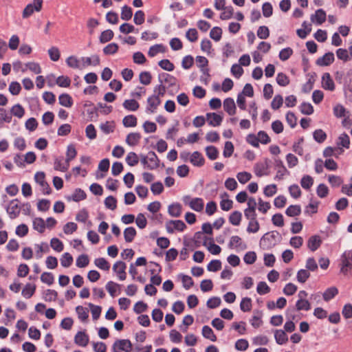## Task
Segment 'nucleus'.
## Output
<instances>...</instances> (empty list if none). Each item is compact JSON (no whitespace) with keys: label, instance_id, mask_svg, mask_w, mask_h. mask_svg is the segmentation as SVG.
Here are the masks:
<instances>
[{"label":"nucleus","instance_id":"63","mask_svg":"<svg viewBox=\"0 0 352 352\" xmlns=\"http://www.w3.org/2000/svg\"><path fill=\"white\" fill-rule=\"evenodd\" d=\"M300 110L304 115H311L314 113V107L309 102H302L300 106Z\"/></svg>","mask_w":352,"mask_h":352},{"label":"nucleus","instance_id":"56","mask_svg":"<svg viewBox=\"0 0 352 352\" xmlns=\"http://www.w3.org/2000/svg\"><path fill=\"white\" fill-rule=\"evenodd\" d=\"M118 50V45L116 43L108 44L103 48V52L105 55H111L116 54Z\"/></svg>","mask_w":352,"mask_h":352},{"label":"nucleus","instance_id":"7","mask_svg":"<svg viewBox=\"0 0 352 352\" xmlns=\"http://www.w3.org/2000/svg\"><path fill=\"white\" fill-rule=\"evenodd\" d=\"M161 104V99L156 94H153L147 98V106L146 112L147 113H154L156 112L157 107Z\"/></svg>","mask_w":352,"mask_h":352},{"label":"nucleus","instance_id":"19","mask_svg":"<svg viewBox=\"0 0 352 352\" xmlns=\"http://www.w3.org/2000/svg\"><path fill=\"white\" fill-rule=\"evenodd\" d=\"M321 244L322 240L320 236L318 235L311 236L307 241V246L309 249L312 252L316 251L321 245Z\"/></svg>","mask_w":352,"mask_h":352},{"label":"nucleus","instance_id":"27","mask_svg":"<svg viewBox=\"0 0 352 352\" xmlns=\"http://www.w3.org/2000/svg\"><path fill=\"white\" fill-rule=\"evenodd\" d=\"M141 139V135L139 133H130L126 138V142L131 146L137 145Z\"/></svg>","mask_w":352,"mask_h":352},{"label":"nucleus","instance_id":"24","mask_svg":"<svg viewBox=\"0 0 352 352\" xmlns=\"http://www.w3.org/2000/svg\"><path fill=\"white\" fill-rule=\"evenodd\" d=\"M82 66L87 67L89 65L97 66L100 64V60L98 55H92L91 57H82Z\"/></svg>","mask_w":352,"mask_h":352},{"label":"nucleus","instance_id":"59","mask_svg":"<svg viewBox=\"0 0 352 352\" xmlns=\"http://www.w3.org/2000/svg\"><path fill=\"white\" fill-rule=\"evenodd\" d=\"M72 262L73 257L69 253L65 252L62 255L60 258V263L63 267H69L72 265Z\"/></svg>","mask_w":352,"mask_h":352},{"label":"nucleus","instance_id":"28","mask_svg":"<svg viewBox=\"0 0 352 352\" xmlns=\"http://www.w3.org/2000/svg\"><path fill=\"white\" fill-rule=\"evenodd\" d=\"M168 212L171 217H178L182 213V206L178 203L172 204L168 206Z\"/></svg>","mask_w":352,"mask_h":352},{"label":"nucleus","instance_id":"57","mask_svg":"<svg viewBox=\"0 0 352 352\" xmlns=\"http://www.w3.org/2000/svg\"><path fill=\"white\" fill-rule=\"evenodd\" d=\"M296 310L300 311V310H305L308 311L311 309L310 303L308 300L305 299H299L297 300L296 303Z\"/></svg>","mask_w":352,"mask_h":352},{"label":"nucleus","instance_id":"32","mask_svg":"<svg viewBox=\"0 0 352 352\" xmlns=\"http://www.w3.org/2000/svg\"><path fill=\"white\" fill-rule=\"evenodd\" d=\"M202 336L212 342L217 340V336L214 333L212 329L208 325H205L202 328Z\"/></svg>","mask_w":352,"mask_h":352},{"label":"nucleus","instance_id":"45","mask_svg":"<svg viewBox=\"0 0 352 352\" xmlns=\"http://www.w3.org/2000/svg\"><path fill=\"white\" fill-rule=\"evenodd\" d=\"M301 212V208L299 205H291L286 211L285 214L289 217L298 216Z\"/></svg>","mask_w":352,"mask_h":352},{"label":"nucleus","instance_id":"12","mask_svg":"<svg viewBox=\"0 0 352 352\" xmlns=\"http://www.w3.org/2000/svg\"><path fill=\"white\" fill-rule=\"evenodd\" d=\"M6 212L10 219L16 218L20 214V207L18 199H13L10 201L9 206L6 208Z\"/></svg>","mask_w":352,"mask_h":352},{"label":"nucleus","instance_id":"16","mask_svg":"<svg viewBox=\"0 0 352 352\" xmlns=\"http://www.w3.org/2000/svg\"><path fill=\"white\" fill-rule=\"evenodd\" d=\"M89 341V336L85 331H78L74 337V342L80 346H86Z\"/></svg>","mask_w":352,"mask_h":352},{"label":"nucleus","instance_id":"23","mask_svg":"<svg viewBox=\"0 0 352 352\" xmlns=\"http://www.w3.org/2000/svg\"><path fill=\"white\" fill-rule=\"evenodd\" d=\"M86 193L80 188H76L71 196H67L66 199L67 201H74L76 202L84 200L86 199Z\"/></svg>","mask_w":352,"mask_h":352},{"label":"nucleus","instance_id":"43","mask_svg":"<svg viewBox=\"0 0 352 352\" xmlns=\"http://www.w3.org/2000/svg\"><path fill=\"white\" fill-rule=\"evenodd\" d=\"M205 150H206V153L207 157L210 160H214L218 157L219 151L215 146H208L206 147Z\"/></svg>","mask_w":352,"mask_h":352},{"label":"nucleus","instance_id":"38","mask_svg":"<svg viewBox=\"0 0 352 352\" xmlns=\"http://www.w3.org/2000/svg\"><path fill=\"white\" fill-rule=\"evenodd\" d=\"M94 264L99 269L109 271L110 269L109 263L104 258H98L94 260Z\"/></svg>","mask_w":352,"mask_h":352},{"label":"nucleus","instance_id":"46","mask_svg":"<svg viewBox=\"0 0 352 352\" xmlns=\"http://www.w3.org/2000/svg\"><path fill=\"white\" fill-rule=\"evenodd\" d=\"M209 239L210 238L204 236V233L201 232H197L194 236V240L195 243L197 244V247L199 246V244L201 243V241H203V245L206 246Z\"/></svg>","mask_w":352,"mask_h":352},{"label":"nucleus","instance_id":"48","mask_svg":"<svg viewBox=\"0 0 352 352\" xmlns=\"http://www.w3.org/2000/svg\"><path fill=\"white\" fill-rule=\"evenodd\" d=\"M310 277V273L308 270L301 269L298 270L296 274L297 280L300 283H304Z\"/></svg>","mask_w":352,"mask_h":352},{"label":"nucleus","instance_id":"35","mask_svg":"<svg viewBox=\"0 0 352 352\" xmlns=\"http://www.w3.org/2000/svg\"><path fill=\"white\" fill-rule=\"evenodd\" d=\"M43 299L47 302L55 301L58 296V293L54 289H46L43 292Z\"/></svg>","mask_w":352,"mask_h":352},{"label":"nucleus","instance_id":"17","mask_svg":"<svg viewBox=\"0 0 352 352\" xmlns=\"http://www.w3.org/2000/svg\"><path fill=\"white\" fill-rule=\"evenodd\" d=\"M311 21L317 25H321L326 21V12L322 9L317 10L315 14L311 16Z\"/></svg>","mask_w":352,"mask_h":352},{"label":"nucleus","instance_id":"9","mask_svg":"<svg viewBox=\"0 0 352 352\" xmlns=\"http://www.w3.org/2000/svg\"><path fill=\"white\" fill-rule=\"evenodd\" d=\"M34 179L41 186L43 194L49 195L51 192V188L45 181V175L43 172L36 173Z\"/></svg>","mask_w":352,"mask_h":352},{"label":"nucleus","instance_id":"36","mask_svg":"<svg viewBox=\"0 0 352 352\" xmlns=\"http://www.w3.org/2000/svg\"><path fill=\"white\" fill-rule=\"evenodd\" d=\"M338 293V290L335 287H329L323 293V299L325 301H329L333 298H334Z\"/></svg>","mask_w":352,"mask_h":352},{"label":"nucleus","instance_id":"50","mask_svg":"<svg viewBox=\"0 0 352 352\" xmlns=\"http://www.w3.org/2000/svg\"><path fill=\"white\" fill-rule=\"evenodd\" d=\"M139 162L138 155L134 152H129L126 157V162L130 166H134Z\"/></svg>","mask_w":352,"mask_h":352},{"label":"nucleus","instance_id":"26","mask_svg":"<svg viewBox=\"0 0 352 352\" xmlns=\"http://www.w3.org/2000/svg\"><path fill=\"white\" fill-rule=\"evenodd\" d=\"M36 287L34 284L27 283L22 289L21 294L25 298H30L34 294Z\"/></svg>","mask_w":352,"mask_h":352},{"label":"nucleus","instance_id":"44","mask_svg":"<svg viewBox=\"0 0 352 352\" xmlns=\"http://www.w3.org/2000/svg\"><path fill=\"white\" fill-rule=\"evenodd\" d=\"M76 311L78 314V318L82 322L85 321L89 317L88 309L82 306H77L76 307Z\"/></svg>","mask_w":352,"mask_h":352},{"label":"nucleus","instance_id":"14","mask_svg":"<svg viewBox=\"0 0 352 352\" xmlns=\"http://www.w3.org/2000/svg\"><path fill=\"white\" fill-rule=\"evenodd\" d=\"M269 165L267 160H265L264 162H258L254 166V171L256 176L262 177L263 175H268Z\"/></svg>","mask_w":352,"mask_h":352},{"label":"nucleus","instance_id":"10","mask_svg":"<svg viewBox=\"0 0 352 352\" xmlns=\"http://www.w3.org/2000/svg\"><path fill=\"white\" fill-rule=\"evenodd\" d=\"M274 166L277 169L276 175L274 177L275 180H281L285 175H288L289 173L280 158L274 159Z\"/></svg>","mask_w":352,"mask_h":352},{"label":"nucleus","instance_id":"11","mask_svg":"<svg viewBox=\"0 0 352 352\" xmlns=\"http://www.w3.org/2000/svg\"><path fill=\"white\" fill-rule=\"evenodd\" d=\"M126 265L125 263L119 261H116L113 265V270L116 273L119 280H124L126 278Z\"/></svg>","mask_w":352,"mask_h":352},{"label":"nucleus","instance_id":"5","mask_svg":"<svg viewBox=\"0 0 352 352\" xmlns=\"http://www.w3.org/2000/svg\"><path fill=\"white\" fill-rule=\"evenodd\" d=\"M184 202L188 205L191 209L197 212H201L204 207V202L201 198L196 197L191 199L190 196L184 197Z\"/></svg>","mask_w":352,"mask_h":352},{"label":"nucleus","instance_id":"3","mask_svg":"<svg viewBox=\"0 0 352 352\" xmlns=\"http://www.w3.org/2000/svg\"><path fill=\"white\" fill-rule=\"evenodd\" d=\"M340 272L344 274H352V250L345 251L341 256Z\"/></svg>","mask_w":352,"mask_h":352},{"label":"nucleus","instance_id":"15","mask_svg":"<svg viewBox=\"0 0 352 352\" xmlns=\"http://www.w3.org/2000/svg\"><path fill=\"white\" fill-rule=\"evenodd\" d=\"M335 60L334 54L333 52H327L324 54L322 57L318 58L316 60V65L318 66L324 67L330 65L333 63Z\"/></svg>","mask_w":352,"mask_h":352},{"label":"nucleus","instance_id":"64","mask_svg":"<svg viewBox=\"0 0 352 352\" xmlns=\"http://www.w3.org/2000/svg\"><path fill=\"white\" fill-rule=\"evenodd\" d=\"M256 292L260 295H264L270 292V288L265 282L261 281L257 285Z\"/></svg>","mask_w":352,"mask_h":352},{"label":"nucleus","instance_id":"55","mask_svg":"<svg viewBox=\"0 0 352 352\" xmlns=\"http://www.w3.org/2000/svg\"><path fill=\"white\" fill-rule=\"evenodd\" d=\"M314 139L318 143H322L327 139L326 133L322 129H316L313 133Z\"/></svg>","mask_w":352,"mask_h":352},{"label":"nucleus","instance_id":"34","mask_svg":"<svg viewBox=\"0 0 352 352\" xmlns=\"http://www.w3.org/2000/svg\"><path fill=\"white\" fill-rule=\"evenodd\" d=\"M123 125L125 127H135L137 125V118L133 115L125 116L122 120Z\"/></svg>","mask_w":352,"mask_h":352},{"label":"nucleus","instance_id":"62","mask_svg":"<svg viewBox=\"0 0 352 352\" xmlns=\"http://www.w3.org/2000/svg\"><path fill=\"white\" fill-rule=\"evenodd\" d=\"M222 30L219 27L213 28L210 32V36L215 41H219L221 38Z\"/></svg>","mask_w":352,"mask_h":352},{"label":"nucleus","instance_id":"20","mask_svg":"<svg viewBox=\"0 0 352 352\" xmlns=\"http://www.w3.org/2000/svg\"><path fill=\"white\" fill-rule=\"evenodd\" d=\"M206 118L208 124L212 126H219L223 120L222 116L215 113H208Z\"/></svg>","mask_w":352,"mask_h":352},{"label":"nucleus","instance_id":"33","mask_svg":"<svg viewBox=\"0 0 352 352\" xmlns=\"http://www.w3.org/2000/svg\"><path fill=\"white\" fill-rule=\"evenodd\" d=\"M33 228L40 233L45 231V223L44 220L41 217H36L33 220Z\"/></svg>","mask_w":352,"mask_h":352},{"label":"nucleus","instance_id":"58","mask_svg":"<svg viewBox=\"0 0 352 352\" xmlns=\"http://www.w3.org/2000/svg\"><path fill=\"white\" fill-rule=\"evenodd\" d=\"M313 184V178L309 175H304L300 181L301 186L305 190H309L312 186Z\"/></svg>","mask_w":352,"mask_h":352},{"label":"nucleus","instance_id":"42","mask_svg":"<svg viewBox=\"0 0 352 352\" xmlns=\"http://www.w3.org/2000/svg\"><path fill=\"white\" fill-rule=\"evenodd\" d=\"M10 112L11 115L22 118L25 114V109L21 104H16L11 108Z\"/></svg>","mask_w":352,"mask_h":352},{"label":"nucleus","instance_id":"2","mask_svg":"<svg viewBox=\"0 0 352 352\" xmlns=\"http://www.w3.org/2000/svg\"><path fill=\"white\" fill-rule=\"evenodd\" d=\"M141 163L144 168L155 170L160 166V160L153 151H150L146 155H141Z\"/></svg>","mask_w":352,"mask_h":352},{"label":"nucleus","instance_id":"25","mask_svg":"<svg viewBox=\"0 0 352 352\" xmlns=\"http://www.w3.org/2000/svg\"><path fill=\"white\" fill-rule=\"evenodd\" d=\"M274 338L278 344L282 345L288 341V336L285 331L282 329H277L274 331Z\"/></svg>","mask_w":352,"mask_h":352},{"label":"nucleus","instance_id":"31","mask_svg":"<svg viewBox=\"0 0 352 352\" xmlns=\"http://www.w3.org/2000/svg\"><path fill=\"white\" fill-rule=\"evenodd\" d=\"M136 236V230L133 227H128L124 230V237L126 243H131Z\"/></svg>","mask_w":352,"mask_h":352},{"label":"nucleus","instance_id":"29","mask_svg":"<svg viewBox=\"0 0 352 352\" xmlns=\"http://www.w3.org/2000/svg\"><path fill=\"white\" fill-rule=\"evenodd\" d=\"M63 157H56L54 162V168L56 170L65 172L67 169V164L64 163Z\"/></svg>","mask_w":352,"mask_h":352},{"label":"nucleus","instance_id":"30","mask_svg":"<svg viewBox=\"0 0 352 352\" xmlns=\"http://www.w3.org/2000/svg\"><path fill=\"white\" fill-rule=\"evenodd\" d=\"M59 104L65 107H71L73 104L72 98L67 94H62L58 97Z\"/></svg>","mask_w":352,"mask_h":352},{"label":"nucleus","instance_id":"51","mask_svg":"<svg viewBox=\"0 0 352 352\" xmlns=\"http://www.w3.org/2000/svg\"><path fill=\"white\" fill-rule=\"evenodd\" d=\"M35 247L36 248V257L38 259L42 258L43 253L47 252L49 250L48 245L46 243H41V244H36V245H35Z\"/></svg>","mask_w":352,"mask_h":352},{"label":"nucleus","instance_id":"60","mask_svg":"<svg viewBox=\"0 0 352 352\" xmlns=\"http://www.w3.org/2000/svg\"><path fill=\"white\" fill-rule=\"evenodd\" d=\"M140 82L144 85H148L151 83L152 76L149 72H142L139 76Z\"/></svg>","mask_w":352,"mask_h":352},{"label":"nucleus","instance_id":"52","mask_svg":"<svg viewBox=\"0 0 352 352\" xmlns=\"http://www.w3.org/2000/svg\"><path fill=\"white\" fill-rule=\"evenodd\" d=\"M229 247L230 248H242L243 249H245L247 247L245 245H243L242 247V239L239 236H232L230 239V243H229Z\"/></svg>","mask_w":352,"mask_h":352},{"label":"nucleus","instance_id":"49","mask_svg":"<svg viewBox=\"0 0 352 352\" xmlns=\"http://www.w3.org/2000/svg\"><path fill=\"white\" fill-rule=\"evenodd\" d=\"M113 32L111 30H106L103 31L100 36V42L105 43L111 41L113 38Z\"/></svg>","mask_w":352,"mask_h":352},{"label":"nucleus","instance_id":"61","mask_svg":"<svg viewBox=\"0 0 352 352\" xmlns=\"http://www.w3.org/2000/svg\"><path fill=\"white\" fill-rule=\"evenodd\" d=\"M50 245L52 248L58 252H60L63 250V243L60 240H59L57 238L52 239L50 241Z\"/></svg>","mask_w":352,"mask_h":352},{"label":"nucleus","instance_id":"6","mask_svg":"<svg viewBox=\"0 0 352 352\" xmlns=\"http://www.w3.org/2000/svg\"><path fill=\"white\" fill-rule=\"evenodd\" d=\"M43 0H34L33 3H29L23 11V18L30 16L34 11L39 12L42 8Z\"/></svg>","mask_w":352,"mask_h":352},{"label":"nucleus","instance_id":"39","mask_svg":"<svg viewBox=\"0 0 352 352\" xmlns=\"http://www.w3.org/2000/svg\"><path fill=\"white\" fill-rule=\"evenodd\" d=\"M206 247L208 251L214 255L219 254L221 251V247L219 246L218 245L214 244L213 239L211 237L208 241Z\"/></svg>","mask_w":352,"mask_h":352},{"label":"nucleus","instance_id":"4","mask_svg":"<svg viewBox=\"0 0 352 352\" xmlns=\"http://www.w3.org/2000/svg\"><path fill=\"white\" fill-rule=\"evenodd\" d=\"M131 349L132 344L127 339L117 340L112 345L113 352H131Z\"/></svg>","mask_w":352,"mask_h":352},{"label":"nucleus","instance_id":"13","mask_svg":"<svg viewBox=\"0 0 352 352\" xmlns=\"http://www.w3.org/2000/svg\"><path fill=\"white\" fill-rule=\"evenodd\" d=\"M322 87L326 90L333 91L336 85L329 73H324L322 76Z\"/></svg>","mask_w":352,"mask_h":352},{"label":"nucleus","instance_id":"1","mask_svg":"<svg viewBox=\"0 0 352 352\" xmlns=\"http://www.w3.org/2000/svg\"><path fill=\"white\" fill-rule=\"evenodd\" d=\"M279 232L272 231L265 233L260 239L259 245L263 250H269L274 247L276 243V239L279 236Z\"/></svg>","mask_w":352,"mask_h":352},{"label":"nucleus","instance_id":"18","mask_svg":"<svg viewBox=\"0 0 352 352\" xmlns=\"http://www.w3.org/2000/svg\"><path fill=\"white\" fill-rule=\"evenodd\" d=\"M190 162L195 166L201 167L204 164L205 160L199 151H195L190 155Z\"/></svg>","mask_w":352,"mask_h":352},{"label":"nucleus","instance_id":"22","mask_svg":"<svg viewBox=\"0 0 352 352\" xmlns=\"http://www.w3.org/2000/svg\"><path fill=\"white\" fill-rule=\"evenodd\" d=\"M292 311H293V309H287V316L289 320L287 321L284 324L285 331L293 332L295 330L296 326L292 320H295L296 317L290 313Z\"/></svg>","mask_w":352,"mask_h":352},{"label":"nucleus","instance_id":"8","mask_svg":"<svg viewBox=\"0 0 352 352\" xmlns=\"http://www.w3.org/2000/svg\"><path fill=\"white\" fill-rule=\"evenodd\" d=\"M186 228L182 220H170L166 223V229L168 233H173L175 230L182 232Z\"/></svg>","mask_w":352,"mask_h":352},{"label":"nucleus","instance_id":"41","mask_svg":"<svg viewBox=\"0 0 352 352\" xmlns=\"http://www.w3.org/2000/svg\"><path fill=\"white\" fill-rule=\"evenodd\" d=\"M242 214L239 211L232 212L229 217V221L233 226H239L241 223Z\"/></svg>","mask_w":352,"mask_h":352},{"label":"nucleus","instance_id":"54","mask_svg":"<svg viewBox=\"0 0 352 352\" xmlns=\"http://www.w3.org/2000/svg\"><path fill=\"white\" fill-rule=\"evenodd\" d=\"M240 309L243 312L250 311L252 309V300L250 298H243L240 303Z\"/></svg>","mask_w":352,"mask_h":352},{"label":"nucleus","instance_id":"37","mask_svg":"<svg viewBox=\"0 0 352 352\" xmlns=\"http://www.w3.org/2000/svg\"><path fill=\"white\" fill-rule=\"evenodd\" d=\"M123 107L128 111H135L138 109L139 103L134 99L125 100L123 102Z\"/></svg>","mask_w":352,"mask_h":352},{"label":"nucleus","instance_id":"53","mask_svg":"<svg viewBox=\"0 0 352 352\" xmlns=\"http://www.w3.org/2000/svg\"><path fill=\"white\" fill-rule=\"evenodd\" d=\"M121 19L124 21H129L132 18L133 12L131 8L124 6L121 10Z\"/></svg>","mask_w":352,"mask_h":352},{"label":"nucleus","instance_id":"47","mask_svg":"<svg viewBox=\"0 0 352 352\" xmlns=\"http://www.w3.org/2000/svg\"><path fill=\"white\" fill-rule=\"evenodd\" d=\"M262 313L261 311H254V314L250 320V323L254 328L259 327L263 321L261 320Z\"/></svg>","mask_w":352,"mask_h":352},{"label":"nucleus","instance_id":"40","mask_svg":"<svg viewBox=\"0 0 352 352\" xmlns=\"http://www.w3.org/2000/svg\"><path fill=\"white\" fill-rule=\"evenodd\" d=\"M333 110V115L338 118L345 117L346 116V113H348L346 109L341 104H338L335 105Z\"/></svg>","mask_w":352,"mask_h":352},{"label":"nucleus","instance_id":"21","mask_svg":"<svg viewBox=\"0 0 352 352\" xmlns=\"http://www.w3.org/2000/svg\"><path fill=\"white\" fill-rule=\"evenodd\" d=\"M223 109L230 115L233 116L236 113V105L231 98H228L223 101Z\"/></svg>","mask_w":352,"mask_h":352}]
</instances>
